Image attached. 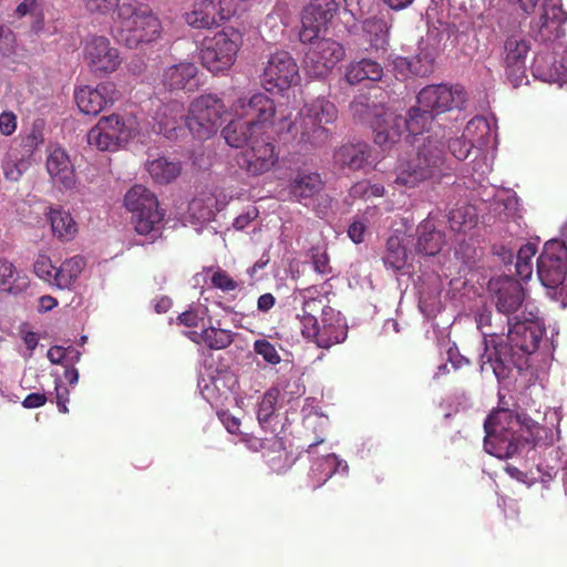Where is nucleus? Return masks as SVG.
I'll return each instance as SVG.
<instances>
[{"instance_id":"1","label":"nucleus","mask_w":567,"mask_h":567,"mask_svg":"<svg viewBox=\"0 0 567 567\" xmlns=\"http://www.w3.org/2000/svg\"><path fill=\"white\" fill-rule=\"evenodd\" d=\"M506 341L495 346V351L487 354L482 369L489 365L497 379H506L513 368L518 371L528 369L529 357L539 347L545 330L535 321H516L507 318Z\"/></svg>"},{"instance_id":"2","label":"nucleus","mask_w":567,"mask_h":567,"mask_svg":"<svg viewBox=\"0 0 567 567\" xmlns=\"http://www.w3.org/2000/svg\"><path fill=\"white\" fill-rule=\"evenodd\" d=\"M393 174V185L405 189L426 182L441 183L452 174L446 163L445 143L433 135L424 137L413 154L396 159Z\"/></svg>"},{"instance_id":"3","label":"nucleus","mask_w":567,"mask_h":567,"mask_svg":"<svg viewBox=\"0 0 567 567\" xmlns=\"http://www.w3.org/2000/svg\"><path fill=\"white\" fill-rule=\"evenodd\" d=\"M114 38L128 49L158 41L163 24L156 13L141 3H123L114 17Z\"/></svg>"},{"instance_id":"4","label":"nucleus","mask_w":567,"mask_h":567,"mask_svg":"<svg viewBox=\"0 0 567 567\" xmlns=\"http://www.w3.org/2000/svg\"><path fill=\"white\" fill-rule=\"evenodd\" d=\"M124 206L132 214L135 231L145 237L137 245L153 244L163 236L166 213L158 197L142 184L133 185L124 196Z\"/></svg>"},{"instance_id":"5","label":"nucleus","mask_w":567,"mask_h":567,"mask_svg":"<svg viewBox=\"0 0 567 567\" xmlns=\"http://www.w3.org/2000/svg\"><path fill=\"white\" fill-rule=\"evenodd\" d=\"M338 118V110L333 102L326 97H316L306 102L299 113V118L290 126L298 144L305 147H319L330 138L326 125Z\"/></svg>"},{"instance_id":"6","label":"nucleus","mask_w":567,"mask_h":567,"mask_svg":"<svg viewBox=\"0 0 567 567\" xmlns=\"http://www.w3.org/2000/svg\"><path fill=\"white\" fill-rule=\"evenodd\" d=\"M241 43V33L234 28L224 29L212 38H205L199 53L203 66L212 73L229 69L236 60Z\"/></svg>"},{"instance_id":"7","label":"nucleus","mask_w":567,"mask_h":567,"mask_svg":"<svg viewBox=\"0 0 567 567\" xmlns=\"http://www.w3.org/2000/svg\"><path fill=\"white\" fill-rule=\"evenodd\" d=\"M433 120L434 116L420 105L412 107L405 117L386 113L382 124L379 123L374 127V143L384 147L396 143L404 132L410 135L422 134L429 128Z\"/></svg>"},{"instance_id":"8","label":"nucleus","mask_w":567,"mask_h":567,"mask_svg":"<svg viewBox=\"0 0 567 567\" xmlns=\"http://www.w3.org/2000/svg\"><path fill=\"white\" fill-rule=\"evenodd\" d=\"M226 106L217 95H198L188 106L185 125L198 140L214 136L221 125Z\"/></svg>"},{"instance_id":"9","label":"nucleus","mask_w":567,"mask_h":567,"mask_svg":"<svg viewBox=\"0 0 567 567\" xmlns=\"http://www.w3.org/2000/svg\"><path fill=\"white\" fill-rule=\"evenodd\" d=\"M537 274L548 295L565 302L567 298V250H543L537 258Z\"/></svg>"},{"instance_id":"10","label":"nucleus","mask_w":567,"mask_h":567,"mask_svg":"<svg viewBox=\"0 0 567 567\" xmlns=\"http://www.w3.org/2000/svg\"><path fill=\"white\" fill-rule=\"evenodd\" d=\"M308 43L303 68L312 78L327 76L346 58L344 47L333 39L316 38Z\"/></svg>"},{"instance_id":"11","label":"nucleus","mask_w":567,"mask_h":567,"mask_svg":"<svg viewBox=\"0 0 567 567\" xmlns=\"http://www.w3.org/2000/svg\"><path fill=\"white\" fill-rule=\"evenodd\" d=\"M83 61L89 70L99 76L115 72L122 63L117 48L103 35H90L82 49Z\"/></svg>"},{"instance_id":"12","label":"nucleus","mask_w":567,"mask_h":567,"mask_svg":"<svg viewBox=\"0 0 567 567\" xmlns=\"http://www.w3.org/2000/svg\"><path fill=\"white\" fill-rule=\"evenodd\" d=\"M278 163L276 145L264 134L237 155V164L249 176H260L270 172Z\"/></svg>"},{"instance_id":"13","label":"nucleus","mask_w":567,"mask_h":567,"mask_svg":"<svg viewBox=\"0 0 567 567\" xmlns=\"http://www.w3.org/2000/svg\"><path fill=\"white\" fill-rule=\"evenodd\" d=\"M417 105L434 117L436 115L461 109L466 101V92L461 85L431 84L417 93Z\"/></svg>"},{"instance_id":"14","label":"nucleus","mask_w":567,"mask_h":567,"mask_svg":"<svg viewBox=\"0 0 567 567\" xmlns=\"http://www.w3.org/2000/svg\"><path fill=\"white\" fill-rule=\"evenodd\" d=\"M131 138V131L116 114L102 116L87 132L86 142L99 151L114 152Z\"/></svg>"},{"instance_id":"15","label":"nucleus","mask_w":567,"mask_h":567,"mask_svg":"<svg viewBox=\"0 0 567 567\" xmlns=\"http://www.w3.org/2000/svg\"><path fill=\"white\" fill-rule=\"evenodd\" d=\"M233 109L237 117L244 118L259 134L271 126L276 116V102L262 92L239 97Z\"/></svg>"},{"instance_id":"16","label":"nucleus","mask_w":567,"mask_h":567,"mask_svg":"<svg viewBox=\"0 0 567 567\" xmlns=\"http://www.w3.org/2000/svg\"><path fill=\"white\" fill-rule=\"evenodd\" d=\"M484 430L507 435H517L518 431L526 430L530 436H535L539 434L540 426L526 413L511 410L506 402L499 401L498 408L485 420Z\"/></svg>"},{"instance_id":"17","label":"nucleus","mask_w":567,"mask_h":567,"mask_svg":"<svg viewBox=\"0 0 567 567\" xmlns=\"http://www.w3.org/2000/svg\"><path fill=\"white\" fill-rule=\"evenodd\" d=\"M538 20L530 23V35L538 42L547 43L560 39L565 34L567 12L561 0H546Z\"/></svg>"},{"instance_id":"18","label":"nucleus","mask_w":567,"mask_h":567,"mask_svg":"<svg viewBox=\"0 0 567 567\" xmlns=\"http://www.w3.org/2000/svg\"><path fill=\"white\" fill-rule=\"evenodd\" d=\"M339 11L337 0H310L301 16V42H311L319 37L321 30H326Z\"/></svg>"},{"instance_id":"19","label":"nucleus","mask_w":567,"mask_h":567,"mask_svg":"<svg viewBox=\"0 0 567 567\" xmlns=\"http://www.w3.org/2000/svg\"><path fill=\"white\" fill-rule=\"evenodd\" d=\"M117 89L114 82L103 81L95 86L81 85L73 93V99L82 114L96 116L117 99Z\"/></svg>"},{"instance_id":"20","label":"nucleus","mask_w":567,"mask_h":567,"mask_svg":"<svg viewBox=\"0 0 567 567\" xmlns=\"http://www.w3.org/2000/svg\"><path fill=\"white\" fill-rule=\"evenodd\" d=\"M487 289L499 313L511 315L523 305L525 291L519 281L509 276L491 278Z\"/></svg>"},{"instance_id":"21","label":"nucleus","mask_w":567,"mask_h":567,"mask_svg":"<svg viewBox=\"0 0 567 567\" xmlns=\"http://www.w3.org/2000/svg\"><path fill=\"white\" fill-rule=\"evenodd\" d=\"M298 79V66L286 51L275 52L262 73V85L267 91H282Z\"/></svg>"},{"instance_id":"22","label":"nucleus","mask_w":567,"mask_h":567,"mask_svg":"<svg viewBox=\"0 0 567 567\" xmlns=\"http://www.w3.org/2000/svg\"><path fill=\"white\" fill-rule=\"evenodd\" d=\"M301 334L306 340L316 343L317 347L329 349L347 339L348 327L339 311L328 310L326 317L321 319V328L316 324L312 328H307V331H302Z\"/></svg>"},{"instance_id":"23","label":"nucleus","mask_w":567,"mask_h":567,"mask_svg":"<svg viewBox=\"0 0 567 567\" xmlns=\"http://www.w3.org/2000/svg\"><path fill=\"white\" fill-rule=\"evenodd\" d=\"M529 51V42L519 35H511L504 42L505 74L514 86L519 85L526 79V59Z\"/></svg>"},{"instance_id":"24","label":"nucleus","mask_w":567,"mask_h":567,"mask_svg":"<svg viewBox=\"0 0 567 567\" xmlns=\"http://www.w3.org/2000/svg\"><path fill=\"white\" fill-rule=\"evenodd\" d=\"M324 182L320 173L307 168L296 169L288 179L287 190L290 200L306 203L320 194Z\"/></svg>"},{"instance_id":"25","label":"nucleus","mask_w":567,"mask_h":567,"mask_svg":"<svg viewBox=\"0 0 567 567\" xmlns=\"http://www.w3.org/2000/svg\"><path fill=\"white\" fill-rule=\"evenodd\" d=\"M302 299L301 313L298 319L301 326V332L307 331V328L318 324L320 320L326 317L328 310H334L330 307L329 299L326 293L317 290L315 287H308L300 291Z\"/></svg>"},{"instance_id":"26","label":"nucleus","mask_w":567,"mask_h":567,"mask_svg":"<svg viewBox=\"0 0 567 567\" xmlns=\"http://www.w3.org/2000/svg\"><path fill=\"white\" fill-rule=\"evenodd\" d=\"M47 169L55 183L71 189L76 186V173L68 152L62 147L52 150L47 158Z\"/></svg>"},{"instance_id":"27","label":"nucleus","mask_w":567,"mask_h":567,"mask_svg":"<svg viewBox=\"0 0 567 567\" xmlns=\"http://www.w3.org/2000/svg\"><path fill=\"white\" fill-rule=\"evenodd\" d=\"M333 158L341 168L363 169L371 165V146L367 143L344 144L336 151Z\"/></svg>"},{"instance_id":"28","label":"nucleus","mask_w":567,"mask_h":567,"mask_svg":"<svg viewBox=\"0 0 567 567\" xmlns=\"http://www.w3.org/2000/svg\"><path fill=\"white\" fill-rule=\"evenodd\" d=\"M197 66L187 61H182L167 68L163 73V84L171 91L193 90Z\"/></svg>"},{"instance_id":"29","label":"nucleus","mask_w":567,"mask_h":567,"mask_svg":"<svg viewBox=\"0 0 567 567\" xmlns=\"http://www.w3.org/2000/svg\"><path fill=\"white\" fill-rule=\"evenodd\" d=\"M187 25L194 29H212L218 25L216 0H195L184 14Z\"/></svg>"},{"instance_id":"30","label":"nucleus","mask_w":567,"mask_h":567,"mask_svg":"<svg viewBox=\"0 0 567 567\" xmlns=\"http://www.w3.org/2000/svg\"><path fill=\"white\" fill-rule=\"evenodd\" d=\"M362 31L370 50L385 52L389 45L390 24L382 17H372L363 21Z\"/></svg>"},{"instance_id":"31","label":"nucleus","mask_w":567,"mask_h":567,"mask_svg":"<svg viewBox=\"0 0 567 567\" xmlns=\"http://www.w3.org/2000/svg\"><path fill=\"white\" fill-rule=\"evenodd\" d=\"M434 60L431 51L422 50L411 58L398 56L394 66L404 75L426 76L434 70Z\"/></svg>"},{"instance_id":"32","label":"nucleus","mask_w":567,"mask_h":567,"mask_svg":"<svg viewBox=\"0 0 567 567\" xmlns=\"http://www.w3.org/2000/svg\"><path fill=\"white\" fill-rule=\"evenodd\" d=\"M184 107L181 102L173 100L164 105L156 114L155 121L158 126V133L172 138L175 132L185 123Z\"/></svg>"},{"instance_id":"33","label":"nucleus","mask_w":567,"mask_h":567,"mask_svg":"<svg viewBox=\"0 0 567 567\" xmlns=\"http://www.w3.org/2000/svg\"><path fill=\"white\" fill-rule=\"evenodd\" d=\"M45 215L54 237L64 243H69L76 237L79 226L72 218L71 213L62 208L49 207Z\"/></svg>"},{"instance_id":"34","label":"nucleus","mask_w":567,"mask_h":567,"mask_svg":"<svg viewBox=\"0 0 567 567\" xmlns=\"http://www.w3.org/2000/svg\"><path fill=\"white\" fill-rule=\"evenodd\" d=\"M484 450L498 458H508L518 451L519 439L517 435L485 432Z\"/></svg>"},{"instance_id":"35","label":"nucleus","mask_w":567,"mask_h":567,"mask_svg":"<svg viewBox=\"0 0 567 567\" xmlns=\"http://www.w3.org/2000/svg\"><path fill=\"white\" fill-rule=\"evenodd\" d=\"M382 75L383 69L380 62L369 58L349 63L346 70V80L350 84H357L365 80L380 81Z\"/></svg>"},{"instance_id":"36","label":"nucleus","mask_w":567,"mask_h":567,"mask_svg":"<svg viewBox=\"0 0 567 567\" xmlns=\"http://www.w3.org/2000/svg\"><path fill=\"white\" fill-rule=\"evenodd\" d=\"M221 135L229 146L238 148L245 145L247 147L251 140L257 138L260 134L244 118L237 117L223 128Z\"/></svg>"},{"instance_id":"37","label":"nucleus","mask_w":567,"mask_h":567,"mask_svg":"<svg viewBox=\"0 0 567 567\" xmlns=\"http://www.w3.org/2000/svg\"><path fill=\"white\" fill-rule=\"evenodd\" d=\"M476 328L482 333L485 344V353L482 355V362L487 360V354L495 351V346L503 343L504 327H494L492 323V313L482 310L476 315Z\"/></svg>"},{"instance_id":"38","label":"nucleus","mask_w":567,"mask_h":567,"mask_svg":"<svg viewBox=\"0 0 567 567\" xmlns=\"http://www.w3.org/2000/svg\"><path fill=\"white\" fill-rule=\"evenodd\" d=\"M27 275H21L16 266L6 258H0V291L20 293L29 287Z\"/></svg>"},{"instance_id":"39","label":"nucleus","mask_w":567,"mask_h":567,"mask_svg":"<svg viewBox=\"0 0 567 567\" xmlns=\"http://www.w3.org/2000/svg\"><path fill=\"white\" fill-rule=\"evenodd\" d=\"M85 266L83 257L73 256L64 260L54 271V286L64 289L70 288L75 281Z\"/></svg>"},{"instance_id":"40","label":"nucleus","mask_w":567,"mask_h":567,"mask_svg":"<svg viewBox=\"0 0 567 567\" xmlns=\"http://www.w3.org/2000/svg\"><path fill=\"white\" fill-rule=\"evenodd\" d=\"M152 177L158 183H169L181 174V165L159 157L148 163L147 167Z\"/></svg>"},{"instance_id":"41","label":"nucleus","mask_w":567,"mask_h":567,"mask_svg":"<svg viewBox=\"0 0 567 567\" xmlns=\"http://www.w3.org/2000/svg\"><path fill=\"white\" fill-rule=\"evenodd\" d=\"M416 233L419 235L416 248H442L446 245L445 235L436 230L430 220L422 223Z\"/></svg>"},{"instance_id":"42","label":"nucleus","mask_w":567,"mask_h":567,"mask_svg":"<svg viewBox=\"0 0 567 567\" xmlns=\"http://www.w3.org/2000/svg\"><path fill=\"white\" fill-rule=\"evenodd\" d=\"M29 166L30 162L27 159V156L18 157L13 151L6 155L1 164L4 177L11 182L19 181Z\"/></svg>"},{"instance_id":"43","label":"nucleus","mask_w":567,"mask_h":567,"mask_svg":"<svg viewBox=\"0 0 567 567\" xmlns=\"http://www.w3.org/2000/svg\"><path fill=\"white\" fill-rule=\"evenodd\" d=\"M279 395L280 390L276 386H272L265 392L261 402L259 403L257 414L258 422L262 427H267L268 423L276 414V404H278Z\"/></svg>"},{"instance_id":"44","label":"nucleus","mask_w":567,"mask_h":567,"mask_svg":"<svg viewBox=\"0 0 567 567\" xmlns=\"http://www.w3.org/2000/svg\"><path fill=\"white\" fill-rule=\"evenodd\" d=\"M14 14L18 18L31 17L32 18V29L35 32H39L43 28L44 16H43V6L40 0H23L16 9Z\"/></svg>"},{"instance_id":"45","label":"nucleus","mask_w":567,"mask_h":567,"mask_svg":"<svg viewBox=\"0 0 567 567\" xmlns=\"http://www.w3.org/2000/svg\"><path fill=\"white\" fill-rule=\"evenodd\" d=\"M233 342V333L229 330L216 329L213 327L204 329V343L212 350L226 349Z\"/></svg>"},{"instance_id":"46","label":"nucleus","mask_w":567,"mask_h":567,"mask_svg":"<svg viewBox=\"0 0 567 567\" xmlns=\"http://www.w3.org/2000/svg\"><path fill=\"white\" fill-rule=\"evenodd\" d=\"M477 219L471 207H461L450 214V225L454 231H466L475 227Z\"/></svg>"},{"instance_id":"47","label":"nucleus","mask_w":567,"mask_h":567,"mask_svg":"<svg viewBox=\"0 0 567 567\" xmlns=\"http://www.w3.org/2000/svg\"><path fill=\"white\" fill-rule=\"evenodd\" d=\"M121 0H81L85 11L93 16L106 17L118 11Z\"/></svg>"},{"instance_id":"48","label":"nucleus","mask_w":567,"mask_h":567,"mask_svg":"<svg viewBox=\"0 0 567 567\" xmlns=\"http://www.w3.org/2000/svg\"><path fill=\"white\" fill-rule=\"evenodd\" d=\"M537 250H516L515 271L520 279H529L533 274V257Z\"/></svg>"},{"instance_id":"49","label":"nucleus","mask_w":567,"mask_h":567,"mask_svg":"<svg viewBox=\"0 0 567 567\" xmlns=\"http://www.w3.org/2000/svg\"><path fill=\"white\" fill-rule=\"evenodd\" d=\"M44 142L42 128L33 125L28 134L21 137V147L24 156L30 157Z\"/></svg>"},{"instance_id":"50","label":"nucleus","mask_w":567,"mask_h":567,"mask_svg":"<svg viewBox=\"0 0 567 567\" xmlns=\"http://www.w3.org/2000/svg\"><path fill=\"white\" fill-rule=\"evenodd\" d=\"M412 250H385V255L382 257L383 264L386 268L393 270L403 269L410 259Z\"/></svg>"},{"instance_id":"51","label":"nucleus","mask_w":567,"mask_h":567,"mask_svg":"<svg viewBox=\"0 0 567 567\" xmlns=\"http://www.w3.org/2000/svg\"><path fill=\"white\" fill-rule=\"evenodd\" d=\"M255 352L264 358L270 364L280 363V355L276 347L268 340L261 339L254 343Z\"/></svg>"},{"instance_id":"52","label":"nucleus","mask_w":567,"mask_h":567,"mask_svg":"<svg viewBox=\"0 0 567 567\" xmlns=\"http://www.w3.org/2000/svg\"><path fill=\"white\" fill-rule=\"evenodd\" d=\"M33 270L39 278L51 285H54V271L56 270V267L49 258L41 256L34 262Z\"/></svg>"},{"instance_id":"53","label":"nucleus","mask_w":567,"mask_h":567,"mask_svg":"<svg viewBox=\"0 0 567 567\" xmlns=\"http://www.w3.org/2000/svg\"><path fill=\"white\" fill-rule=\"evenodd\" d=\"M449 148L457 159L464 161L470 156L473 143L467 141L464 136L456 137L450 140Z\"/></svg>"},{"instance_id":"54","label":"nucleus","mask_w":567,"mask_h":567,"mask_svg":"<svg viewBox=\"0 0 567 567\" xmlns=\"http://www.w3.org/2000/svg\"><path fill=\"white\" fill-rule=\"evenodd\" d=\"M561 55L559 59L553 58L548 71H542L543 76L549 82H566V72H564Z\"/></svg>"},{"instance_id":"55","label":"nucleus","mask_w":567,"mask_h":567,"mask_svg":"<svg viewBox=\"0 0 567 567\" xmlns=\"http://www.w3.org/2000/svg\"><path fill=\"white\" fill-rule=\"evenodd\" d=\"M238 7L237 0H216L218 23L234 17L237 13Z\"/></svg>"},{"instance_id":"56","label":"nucleus","mask_w":567,"mask_h":567,"mask_svg":"<svg viewBox=\"0 0 567 567\" xmlns=\"http://www.w3.org/2000/svg\"><path fill=\"white\" fill-rule=\"evenodd\" d=\"M16 37L13 32L0 25V54L3 56L10 55L14 51Z\"/></svg>"},{"instance_id":"57","label":"nucleus","mask_w":567,"mask_h":567,"mask_svg":"<svg viewBox=\"0 0 567 567\" xmlns=\"http://www.w3.org/2000/svg\"><path fill=\"white\" fill-rule=\"evenodd\" d=\"M212 284L225 291L234 290L237 288V282L221 269H218L213 274Z\"/></svg>"},{"instance_id":"58","label":"nucleus","mask_w":567,"mask_h":567,"mask_svg":"<svg viewBox=\"0 0 567 567\" xmlns=\"http://www.w3.org/2000/svg\"><path fill=\"white\" fill-rule=\"evenodd\" d=\"M312 266L315 271L320 275H328L332 271L327 250H317V252L312 255Z\"/></svg>"},{"instance_id":"59","label":"nucleus","mask_w":567,"mask_h":567,"mask_svg":"<svg viewBox=\"0 0 567 567\" xmlns=\"http://www.w3.org/2000/svg\"><path fill=\"white\" fill-rule=\"evenodd\" d=\"M355 193H361L362 196L367 198H380V196H384V186L380 183H359L354 186Z\"/></svg>"},{"instance_id":"60","label":"nucleus","mask_w":567,"mask_h":567,"mask_svg":"<svg viewBox=\"0 0 567 567\" xmlns=\"http://www.w3.org/2000/svg\"><path fill=\"white\" fill-rule=\"evenodd\" d=\"M203 203V199L190 200L188 205V210L190 215L196 217L197 219L209 220L213 218L214 212L208 206L204 207Z\"/></svg>"},{"instance_id":"61","label":"nucleus","mask_w":567,"mask_h":567,"mask_svg":"<svg viewBox=\"0 0 567 567\" xmlns=\"http://www.w3.org/2000/svg\"><path fill=\"white\" fill-rule=\"evenodd\" d=\"M341 463V461L337 457L336 454H328L318 463V470L328 471L326 477L322 482L315 485V487L320 486L324 483L331 475L336 472L337 466Z\"/></svg>"},{"instance_id":"62","label":"nucleus","mask_w":567,"mask_h":567,"mask_svg":"<svg viewBox=\"0 0 567 567\" xmlns=\"http://www.w3.org/2000/svg\"><path fill=\"white\" fill-rule=\"evenodd\" d=\"M17 116L12 112H2L0 114V133L4 136L12 135L17 130Z\"/></svg>"},{"instance_id":"63","label":"nucleus","mask_w":567,"mask_h":567,"mask_svg":"<svg viewBox=\"0 0 567 567\" xmlns=\"http://www.w3.org/2000/svg\"><path fill=\"white\" fill-rule=\"evenodd\" d=\"M218 419L231 434L240 433V420L231 415L229 412L223 411L218 413Z\"/></svg>"},{"instance_id":"64","label":"nucleus","mask_w":567,"mask_h":567,"mask_svg":"<svg viewBox=\"0 0 567 567\" xmlns=\"http://www.w3.org/2000/svg\"><path fill=\"white\" fill-rule=\"evenodd\" d=\"M447 361L456 370L471 364L470 359H467L465 355L461 354L460 350L455 347H451L447 350Z\"/></svg>"}]
</instances>
